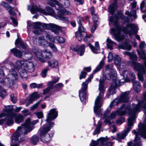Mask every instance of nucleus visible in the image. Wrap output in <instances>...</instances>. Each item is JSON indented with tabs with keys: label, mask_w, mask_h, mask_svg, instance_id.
Wrapping results in <instances>:
<instances>
[{
	"label": "nucleus",
	"mask_w": 146,
	"mask_h": 146,
	"mask_svg": "<svg viewBox=\"0 0 146 146\" xmlns=\"http://www.w3.org/2000/svg\"><path fill=\"white\" fill-rule=\"evenodd\" d=\"M48 66L53 68H57L58 67V62L55 60L53 59L48 61Z\"/></svg>",
	"instance_id": "393cba45"
},
{
	"label": "nucleus",
	"mask_w": 146,
	"mask_h": 146,
	"mask_svg": "<svg viewBox=\"0 0 146 146\" xmlns=\"http://www.w3.org/2000/svg\"><path fill=\"white\" fill-rule=\"evenodd\" d=\"M125 119L124 117H121L116 121V123L119 124H121L125 121Z\"/></svg>",
	"instance_id": "4d7b16f0"
},
{
	"label": "nucleus",
	"mask_w": 146,
	"mask_h": 146,
	"mask_svg": "<svg viewBox=\"0 0 146 146\" xmlns=\"http://www.w3.org/2000/svg\"><path fill=\"white\" fill-rule=\"evenodd\" d=\"M125 14L128 15V16L125 17L124 15H121L120 17L121 19L125 22H128L133 20L131 17H133L134 19L137 18V16L136 14L134 13L133 12L130 13L129 11H127L125 12Z\"/></svg>",
	"instance_id": "f3484780"
},
{
	"label": "nucleus",
	"mask_w": 146,
	"mask_h": 146,
	"mask_svg": "<svg viewBox=\"0 0 146 146\" xmlns=\"http://www.w3.org/2000/svg\"><path fill=\"white\" fill-rule=\"evenodd\" d=\"M7 95L6 91L5 90L0 89V96L2 98H4Z\"/></svg>",
	"instance_id": "a18cd8bd"
},
{
	"label": "nucleus",
	"mask_w": 146,
	"mask_h": 146,
	"mask_svg": "<svg viewBox=\"0 0 146 146\" xmlns=\"http://www.w3.org/2000/svg\"><path fill=\"white\" fill-rule=\"evenodd\" d=\"M49 46L50 47V48L52 49L54 51H57V49L56 47L55 46L54 44L52 43L49 42Z\"/></svg>",
	"instance_id": "13d9d810"
},
{
	"label": "nucleus",
	"mask_w": 146,
	"mask_h": 146,
	"mask_svg": "<svg viewBox=\"0 0 146 146\" xmlns=\"http://www.w3.org/2000/svg\"><path fill=\"white\" fill-rule=\"evenodd\" d=\"M136 4L137 3L135 1H134L133 2L131 3V13L133 12L134 13L136 14V11L135 10H133V9L136 7Z\"/></svg>",
	"instance_id": "c03bdc74"
},
{
	"label": "nucleus",
	"mask_w": 146,
	"mask_h": 146,
	"mask_svg": "<svg viewBox=\"0 0 146 146\" xmlns=\"http://www.w3.org/2000/svg\"><path fill=\"white\" fill-rule=\"evenodd\" d=\"M113 54L111 52H109L108 56V61L110 62L111 61L113 60Z\"/></svg>",
	"instance_id": "0e129e2a"
},
{
	"label": "nucleus",
	"mask_w": 146,
	"mask_h": 146,
	"mask_svg": "<svg viewBox=\"0 0 146 146\" xmlns=\"http://www.w3.org/2000/svg\"><path fill=\"white\" fill-rule=\"evenodd\" d=\"M87 73L84 72V71H82L81 72V74L80 75L79 78L80 79H81L83 78H85L86 76Z\"/></svg>",
	"instance_id": "8fccbe9b"
},
{
	"label": "nucleus",
	"mask_w": 146,
	"mask_h": 146,
	"mask_svg": "<svg viewBox=\"0 0 146 146\" xmlns=\"http://www.w3.org/2000/svg\"><path fill=\"white\" fill-rule=\"evenodd\" d=\"M33 51L35 53L36 57L41 62H44L45 59L43 56V50H41L36 48L33 49Z\"/></svg>",
	"instance_id": "6ab92c4d"
},
{
	"label": "nucleus",
	"mask_w": 146,
	"mask_h": 146,
	"mask_svg": "<svg viewBox=\"0 0 146 146\" xmlns=\"http://www.w3.org/2000/svg\"><path fill=\"white\" fill-rule=\"evenodd\" d=\"M145 2L144 1H143L141 3L140 5V9L141 10L142 12L143 13H146V9L145 10H143V8L145 6Z\"/></svg>",
	"instance_id": "bf43d9fd"
},
{
	"label": "nucleus",
	"mask_w": 146,
	"mask_h": 146,
	"mask_svg": "<svg viewBox=\"0 0 146 146\" xmlns=\"http://www.w3.org/2000/svg\"><path fill=\"white\" fill-rule=\"evenodd\" d=\"M114 62L116 64L118 65L121 61V58L118 55H115L114 58Z\"/></svg>",
	"instance_id": "a19ab883"
},
{
	"label": "nucleus",
	"mask_w": 146,
	"mask_h": 146,
	"mask_svg": "<svg viewBox=\"0 0 146 146\" xmlns=\"http://www.w3.org/2000/svg\"><path fill=\"white\" fill-rule=\"evenodd\" d=\"M54 123L52 122L46 126H42L39 129L41 141L43 143H47L51 139V137L48 133L54 125Z\"/></svg>",
	"instance_id": "1a4fd4ad"
},
{
	"label": "nucleus",
	"mask_w": 146,
	"mask_h": 146,
	"mask_svg": "<svg viewBox=\"0 0 146 146\" xmlns=\"http://www.w3.org/2000/svg\"><path fill=\"white\" fill-rule=\"evenodd\" d=\"M9 73L6 76L5 79H7V82H5L4 86H10L12 85L13 82L17 80L18 75L17 72L14 69H11L9 70Z\"/></svg>",
	"instance_id": "9d476101"
},
{
	"label": "nucleus",
	"mask_w": 146,
	"mask_h": 146,
	"mask_svg": "<svg viewBox=\"0 0 146 146\" xmlns=\"http://www.w3.org/2000/svg\"><path fill=\"white\" fill-rule=\"evenodd\" d=\"M60 79V78L59 77H57L56 78H55V79L54 80H53L49 82H51V85L53 86V85L57 82L58 80H59Z\"/></svg>",
	"instance_id": "680f3d73"
},
{
	"label": "nucleus",
	"mask_w": 146,
	"mask_h": 146,
	"mask_svg": "<svg viewBox=\"0 0 146 146\" xmlns=\"http://www.w3.org/2000/svg\"><path fill=\"white\" fill-rule=\"evenodd\" d=\"M33 27L34 29H38L40 27L41 23L39 22H36L33 23Z\"/></svg>",
	"instance_id": "3c124183"
},
{
	"label": "nucleus",
	"mask_w": 146,
	"mask_h": 146,
	"mask_svg": "<svg viewBox=\"0 0 146 146\" xmlns=\"http://www.w3.org/2000/svg\"><path fill=\"white\" fill-rule=\"evenodd\" d=\"M86 35H83L82 33L78 31H77L75 33V36L78 39V41H80L84 36Z\"/></svg>",
	"instance_id": "c9c22d12"
},
{
	"label": "nucleus",
	"mask_w": 146,
	"mask_h": 146,
	"mask_svg": "<svg viewBox=\"0 0 146 146\" xmlns=\"http://www.w3.org/2000/svg\"><path fill=\"white\" fill-rule=\"evenodd\" d=\"M84 36V40L85 42L89 44L93 41L94 36L93 35H91L90 36H89L86 35Z\"/></svg>",
	"instance_id": "473e14b6"
},
{
	"label": "nucleus",
	"mask_w": 146,
	"mask_h": 146,
	"mask_svg": "<svg viewBox=\"0 0 146 146\" xmlns=\"http://www.w3.org/2000/svg\"><path fill=\"white\" fill-rule=\"evenodd\" d=\"M133 124H131L130 125V129L129 128L128 125V122L127 127L125 130L124 132L123 133H118L117 134V137L118 139H123L127 135V133L130 130L132 129V126Z\"/></svg>",
	"instance_id": "412c9836"
},
{
	"label": "nucleus",
	"mask_w": 146,
	"mask_h": 146,
	"mask_svg": "<svg viewBox=\"0 0 146 146\" xmlns=\"http://www.w3.org/2000/svg\"><path fill=\"white\" fill-rule=\"evenodd\" d=\"M14 8L13 7L11 6L9 7L8 9H7V10L8 11L9 13L13 15H15L16 14L15 12L12 10Z\"/></svg>",
	"instance_id": "49530a36"
},
{
	"label": "nucleus",
	"mask_w": 146,
	"mask_h": 146,
	"mask_svg": "<svg viewBox=\"0 0 146 146\" xmlns=\"http://www.w3.org/2000/svg\"><path fill=\"white\" fill-rule=\"evenodd\" d=\"M58 116V111H56L55 108H53L51 109L47 115V118L45 121L49 123L52 122L50 121L53 120L55 119Z\"/></svg>",
	"instance_id": "4468645a"
},
{
	"label": "nucleus",
	"mask_w": 146,
	"mask_h": 146,
	"mask_svg": "<svg viewBox=\"0 0 146 146\" xmlns=\"http://www.w3.org/2000/svg\"><path fill=\"white\" fill-rule=\"evenodd\" d=\"M57 10H58V12H60V14L63 15H70L72 13L70 11H67L65 9H60V10L58 9H56Z\"/></svg>",
	"instance_id": "72a5a7b5"
},
{
	"label": "nucleus",
	"mask_w": 146,
	"mask_h": 146,
	"mask_svg": "<svg viewBox=\"0 0 146 146\" xmlns=\"http://www.w3.org/2000/svg\"><path fill=\"white\" fill-rule=\"evenodd\" d=\"M58 17H59L60 20L65 22L68 21V18L63 16V15L61 14H60V12H58Z\"/></svg>",
	"instance_id": "4c0bfd02"
},
{
	"label": "nucleus",
	"mask_w": 146,
	"mask_h": 146,
	"mask_svg": "<svg viewBox=\"0 0 146 146\" xmlns=\"http://www.w3.org/2000/svg\"><path fill=\"white\" fill-rule=\"evenodd\" d=\"M33 42L35 44L41 45L44 46L47 43V41L45 39L44 36H38L34 38Z\"/></svg>",
	"instance_id": "dca6fc26"
},
{
	"label": "nucleus",
	"mask_w": 146,
	"mask_h": 146,
	"mask_svg": "<svg viewBox=\"0 0 146 146\" xmlns=\"http://www.w3.org/2000/svg\"><path fill=\"white\" fill-rule=\"evenodd\" d=\"M62 1L64 3V5L65 7H69L70 5V3L68 0H62Z\"/></svg>",
	"instance_id": "603ef678"
},
{
	"label": "nucleus",
	"mask_w": 146,
	"mask_h": 146,
	"mask_svg": "<svg viewBox=\"0 0 146 146\" xmlns=\"http://www.w3.org/2000/svg\"><path fill=\"white\" fill-rule=\"evenodd\" d=\"M44 35L46 39L52 42H55V38L52 36L49 33L46 32Z\"/></svg>",
	"instance_id": "2f4dec72"
},
{
	"label": "nucleus",
	"mask_w": 146,
	"mask_h": 146,
	"mask_svg": "<svg viewBox=\"0 0 146 146\" xmlns=\"http://www.w3.org/2000/svg\"><path fill=\"white\" fill-rule=\"evenodd\" d=\"M106 42H107V44H115L116 45V43L112 41L109 38H108L106 40Z\"/></svg>",
	"instance_id": "69168bd1"
},
{
	"label": "nucleus",
	"mask_w": 146,
	"mask_h": 146,
	"mask_svg": "<svg viewBox=\"0 0 146 146\" xmlns=\"http://www.w3.org/2000/svg\"><path fill=\"white\" fill-rule=\"evenodd\" d=\"M117 7L116 3H113L110 5L109 7V11L112 15H113L115 9Z\"/></svg>",
	"instance_id": "c756f323"
},
{
	"label": "nucleus",
	"mask_w": 146,
	"mask_h": 146,
	"mask_svg": "<svg viewBox=\"0 0 146 146\" xmlns=\"http://www.w3.org/2000/svg\"><path fill=\"white\" fill-rule=\"evenodd\" d=\"M131 46L129 43L126 42L123 43L121 44L118 46L119 49H121L129 50H131Z\"/></svg>",
	"instance_id": "a878e982"
},
{
	"label": "nucleus",
	"mask_w": 146,
	"mask_h": 146,
	"mask_svg": "<svg viewBox=\"0 0 146 146\" xmlns=\"http://www.w3.org/2000/svg\"><path fill=\"white\" fill-rule=\"evenodd\" d=\"M11 100L13 103H15L17 101V97L14 94H12L11 96Z\"/></svg>",
	"instance_id": "6e6d98bb"
},
{
	"label": "nucleus",
	"mask_w": 146,
	"mask_h": 146,
	"mask_svg": "<svg viewBox=\"0 0 146 146\" xmlns=\"http://www.w3.org/2000/svg\"><path fill=\"white\" fill-rule=\"evenodd\" d=\"M55 38L59 42L63 43L65 42L64 39L62 37L57 36Z\"/></svg>",
	"instance_id": "5fc2aeb1"
},
{
	"label": "nucleus",
	"mask_w": 146,
	"mask_h": 146,
	"mask_svg": "<svg viewBox=\"0 0 146 146\" xmlns=\"http://www.w3.org/2000/svg\"><path fill=\"white\" fill-rule=\"evenodd\" d=\"M129 79H133L132 82L134 90L137 92H139L140 90L141 86L139 82L134 80L135 79V75L134 73L130 71V73L129 74Z\"/></svg>",
	"instance_id": "2eb2a0df"
},
{
	"label": "nucleus",
	"mask_w": 146,
	"mask_h": 146,
	"mask_svg": "<svg viewBox=\"0 0 146 146\" xmlns=\"http://www.w3.org/2000/svg\"><path fill=\"white\" fill-rule=\"evenodd\" d=\"M38 119L43 118L44 117L43 113L42 111H39L35 113Z\"/></svg>",
	"instance_id": "de8ad7c7"
},
{
	"label": "nucleus",
	"mask_w": 146,
	"mask_h": 146,
	"mask_svg": "<svg viewBox=\"0 0 146 146\" xmlns=\"http://www.w3.org/2000/svg\"><path fill=\"white\" fill-rule=\"evenodd\" d=\"M129 98V93L125 92L121 95L119 98H116L111 102L110 106V108H111L114 106L118 105L119 103L127 102ZM108 109L111 110V108L110 109L108 108L106 111Z\"/></svg>",
	"instance_id": "9b49d317"
},
{
	"label": "nucleus",
	"mask_w": 146,
	"mask_h": 146,
	"mask_svg": "<svg viewBox=\"0 0 146 146\" xmlns=\"http://www.w3.org/2000/svg\"><path fill=\"white\" fill-rule=\"evenodd\" d=\"M39 137L36 135H34L31 138V142L34 145H36L38 141Z\"/></svg>",
	"instance_id": "e433bc0d"
},
{
	"label": "nucleus",
	"mask_w": 146,
	"mask_h": 146,
	"mask_svg": "<svg viewBox=\"0 0 146 146\" xmlns=\"http://www.w3.org/2000/svg\"><path fill=\"white\" fill-rule=\"evenodd\" d=\"M51 82H48L47 84V86L48 87L44 89L43 91V94L44 95H46L52 89L53 87L51 85Z\"/></svg>",
	"instance_id": "f704fd0d"
},
{
	"label": "nucleus",
	"mask_w": 146,
	"mask_h": 146,
	"mask_svg": "<svg viewBox=\"0 0 146 146\" xmlns=\"http://www.w3.org/2000/svg\"><path fill=\"white\" fill-rule=\"evenodd\" d=\"M133 146H142L141 139L137 134H136L135 140Z\"/></svg>",
	"instance_id": "7c9ffc66"
},
{
	"label": "nucleus",
	"mask_w": 146,
	"mask_h": 146,
	"mask_svg": "<svg viewBox=\"0 0 146 146\" xmlns=\"http://www.w3.org/2000/svg\"><path fill=\"white\" fill-rule=\"evenodd\" d=\"M24 69L29 72H33L35 69L34 65L33 62L30 61H26Z\"/></svg>",
	"instance_id": "aec40b11"
},
{
	"label": "nucleus",
	"mask_w": 146,
	"mask_h": 146,
	"mask_svg": "<svg viewBox=\"0 0 146 146\" xmlns=\"http://www.w3.org/2000/svg\"><path fill=\"white\" fill-rule=\"evenodd\" d=\"M19 44L20 46L19 47L20 48L21 47L22 48L24 49L27 48V46L23 42L17 39L15 41V44Z\"/></svg>",
	"instance_id": "58836bf2"
},
{
	"label": "nucleus",
	"mask_w": 146,
	"mask_h": 146,
	"mask_svg": "<svg viewBox=\"0 0 146 146\" xmlns=\"http://www.w3.org/2000/svg\"><path fill=\"white\" fill-rule=\"evenodd\" d=\"M78 31L82 33L83 35H86V33L85 32V30L84 29L82 25H79Z\"/></svg>",
	"instance_id": "37998d69"
},
{
	"label": "nucleus",
	"mask_w": 146,
	"mask_h": 146,
	"mask_svg": "<svg viewBox=\"0 0 146 146\" xmlns=\"http://www.w3.org/2000/svg\"><path fill=\"white\" fill-rule=\"evenodd\" d=\"M51 1H48L47 2V3L50 6L52 7H55L56 6H55L54 4L55 3L57 6H58L60 10L61 9V8H62L63 7V5L62 4L59 3L58 1H56V0H50Z\"/></svg>",
	"instance_id": "b1692460"
},
{
	"label": "nucleus",
	"mask_w": 146,
	"mask_h": 146,
	"mask_svg": "<svg viewBox=\"0 0 146 146\" xmlns=\"http://www.w3.org/2000/svg\"><path fill=\"white\" fill-rule=\"evenodd\" d=\"M29 118L26 120L24 123L18 127L16 132L13 134L12 138V143L11 146H19L18 143L24 140V135L33 130L34 125L37 123L38 120H34L31 122Z\"/></svg>",
	"instance_id": "20e7f679"
},
{
	"label": "nucleus",
	"mask_w": 146,
	"mask_h": 146,
	"mask_svg": "<svg viewBox=\"0 0 146 146\" xmlns=\"http://www.w3.org/2000/svg\"><path fill=\"white\" fill-rule=\"evenodd\" d=\"M89 46L92 52L95 54L98 53L96 51L99 50H100L99 45L98 42H96L95 44V47L92 45L91 44H89Z\"/></svg>",
	"instance_id": "5701e85b"
},
{
	"label": "nucleus",
	"mask_w": 146,
	"mask_h": 146,
	"mask_svg": "<svg viewBox=\"0 0 146 146\" xmlns=\"http://www.w3.org/2000/svg\"><path fill=\"white\" fill-rule=\"evenodd\" d=\"M118 17L116 16H112L110 17L109 21L110 23H111L116 26V29H111V33L115 36V39L118 41L122 40L124 38V36L120 34L121 31L126 34L129 35L136 33L138 31L137 26L133 23H128L126 27L121 28L117 25L118 22Z\"/></svg>",
	"instance_id": "7ed1b4c3"
},
{
	"label": "nucleus",
	"mask_w": 146,
	"mask_h": 146,
	"mask_svg": "<svg viewBox=\"0 0 146 146\" xmlns=\"http://www.w3.org/2000/svg\"><path fill=\"white\" fill-rule=\"evenodd\" d=\"M52 56L51 51L45 49L43 50V57L49 59L52 57Z\"/></svg>",
	"instance_id": "bb28decb"
},
{
	"label": "nucleus",
	"mask_w": 146,
	"mask_h": 146,
	"mask_svg": "<svg viewBox=\"0 0 146 146\" xmlns=\"http://www.w3.org/2000/svg\"><path fill=\"white\" fill-rule=\"evenodd\" d=\"M8 108H7L6 109V111L8 112L7 117V124L8 125L12 124L14 122V118H15L16 123H22L24 120L23 116L19 114H16L13 113L12 112L13 109L12 106H10Z\"/></svg>",
	"instance_id": "0eeeda50"
},
{
	"label": "nucleus",
	"mask_w": 146,
	"mask_h": 146,
	"mask_svg": "<svg viewBox=\"0 0 146 146\" xmlns=\"http://www.w3.org/2000/svg\"><path fill=\"white\" fill-rule=\"evenodd\" d=\"M83 21V18L81 17H78L77 18V22L79 25H82V23Z\"/></svg>",
	"instance_id": "e2e57ef3"
},
{
	"label": "nucleus",
	"mask_w": 146,
	"mask_h": 146,
	"mask_svg": "<svg viewBox=\"0 0 146 146\" xmlns=\"http://www.w3.org/2000/svg\"><path fill=\"white\" fill-rule=\"evenodd\" d=\"M146 95L145 94H143V100L139 102L137 104H133L131 109H130L129 105L126 106L125 104H123L121 107L120 108L122 110L124 109V111H116L111 113L110 115H109V113L110 111V110L108 109L104 113L103 116V118L104 119V122L106 124L110 125L112 123L111 120L115 117L117 114L120 115H123L127 112H128L130 117L128 119V122L129 128L130 129V125L131 124H133L136 114L140 111L142 108H143L145 115L144 122L146 124ZM138 127L139 130L137 132L134 130L132 131L133 133L135 134V136L136 134H137L138 136H140L144 139H146V124L141 123L139 125Z\"/></svg>",
	"instance_id": "f257e3e1"
},
{
	"label": "nucleus",
	"mask_w": 146,
	"mask_h": 146,
	"mask_svg": "<svg viewBox=\"0 0 146 146\" xmlns=\"http://www.w3.org/2000/svg\"><path fill=\"white\" fill-rule=\"evenodd\" d=\"M39 97V95L36 92H35L32 93L30 95L29 99L31 103H33L35 100Z\"/></svg>",
	"instance_id": "cd10ccee"
},
{
	"label": "nucleus",
	"mask_w": 146,
	"mask_h": 146,
	"mask_svg": "<svg viewBox=\"0 0 146 146\" xmlns=\"http://www.w3.org/2000/svg\"><path fill=\"white\" fill-rule=\"evenodd\" d=\"M10 51L15 56L17 57H21L22 56V52L16 48L11 49Z\"/></svg>",
	"instance_id": "c85d7f7f"
},
{
	"label": "nucleus",
	"mask_w": 146,
	"mask_h": 146,
	"mask_svg": "<svg viewBox=\"0 0 146 146\" xmlns=\"http://www.w3.org/2000/svg\"><path fill=\"white\" fill-rule=\"evenodd\" d=\"M41 101V100H40L38 102L34 104L31 107V110H33L36 108Z\"/></svg>",
	"instance_id": "09e8293b"
},
{
	"label": "nucleus",
	"mask_w": 146,
	"mask_h": 146,
	"mask_svg": "<svg viewBox=\"0 0 146 146\" xmlns=\"http://www.w3.org/2000/svg\"><path fill=\"white\" fill-rule=\"evenodd\" d=\"M130 71L128 70L123 71L121 74L123 78L125 79L124 81H120L119 80L116 78V72L115 70L113 68V66L112 64L107 65L106 68L105 73L103 74V79H100L99 85V90L100 93L95 100L94 106V112L96 114L100 115L101 114V110L99 109L103 104V99L104 97V83L105 80L106 79L110 80H112V83L110 88L108 90L107 94L108 98H109L111 93L113 94L114 91V89L117 87L121 86L125 82H127V79H129V74Z\"/></svg>",
	"instance_id": "f03ea898"
},
{
	"label": "nucleus",
	"mask_w": 146,
	"mask_h": 146,
	"mask_svg": "<svg viewBox=\"0 0 146 146\" xmlns=\"http://www.w3.org/2000/svg\"><path fill=\"white\" fill-rule=\"evenodd\" d=\"M26 60H18L17 61L15 64L14 65L15 68L17 70L21 68L24 69V66L25 64Z\"/></svg>",
	"instance_id": "4be33fe9"
},
{
	"label": "nucleus",
	"mask_w": 146,
	"mask_h": 146,
	"mask_svg": "<svg viewBox=\"0 0 146 146\" xmlns=\"http://www.w3.org/2000/svg\"><path fill=\"white\" fill-rule=\"evenodd\" d=\"M108 140L106 138H101L96 141L92 140L90 144L91 146H96L100 142L101 146H111L112 143L110 142H108Z\"/></svg>",
	"instance_id": "f8f14e48"
},
{
	"label": "nucleus",
	"mask_w": 146,
	"mask_h": 146,
	"mask_svg": "<svg viewBox=\"0 0 146 146\" xmlns=\"http://www.w3.org/2000/svg\"><path fill=\"white\" fill-rule=\"evenodd\" d=\"M123 53L124 54L128 56L132 60V65L135 70L138 71V76L139 79L143 82V75L145 74V70L143 65L134 61V60H136L137 59V57L136 54L133 52L131 53L128 51L125 52Z\"/></svg>",
	"instance_id": "423d86ee"
},
{
	"label": "nucleus",
	"mask_w": 146,
	"mask_h": 146,
	"mask_svg": "<svg viewBox=\"0 0 146 146\" xmlns=\"http://www.w3.org/2000/svg\"><path fill=\"white\" fill-rule=\"evenodd\" d=\"M26 55V56L29 60L31 59L32 57V54L29 52H27L25 54Z\"/></svg>",
	"instance_id": "338daca9"
},
{
	"label": "nucleus",
	"mask_w": 146,
	"mask_h": 146,
	"mask_svg": "<svg viewBox=\"0 0 146 146\" xmlns=\"http://www.w3.org/2000/svg\"><path fill=\"white\" fill-rule=\"evenodd\" d=\"M20 74L21 78L23 79H26L28 76L26 72L24 70L21 71L20 72Z\"/></svg>",
	"instance_id": "79ce46f5"
},
{
	"label": "nucleus",
	"mask_w": 146,
	"mask_h": 146,
	"mask_svg": "<svg viewBox=\"0 0 146 146\" xmlns=\"http://www.w3.org/2000/svg\"><path fill=\"white\" fill-rule=\"evenodd\" d=\"M1 4L2 6L5 7L7 10V9H8L9 7L11 6L9 5L7 3L4 1H2L1 2Z\"/></svg>",
	"instance_id": "864d4df0"
},
{
	"label": "nucleus",
	"mask_w": 146,
	"mask_h": 146,
	"mask_svg": "<svg viewBox=\"0 0 146 146\" xmlns=\"http://www.w3.org/2000/svg\"><path fill=\"white\" fill-rule=\"evenodd\" d=\"M97 27V23H94V25L92 26L91 29V32L93 33L94 32L95 30L96 29Z\"/></svg>",
	"instance_id": "774afa93"
},
{
	"label": "nucleus",
	"mask_w": 146,
	"mask_h": 146,
	"mask_svg": "<svg viewBox=\"0 0 146 146\" xmlns=\"http://www.w3.org/2000/svg\"><path fill=\"white\" fill-rule=\"evenodd\" d=\"M27 9L28 10H30L33 14H35L39 11L40 13L45 15H50L54 17L55 16L54 11L52 8L49 6H46L45 7L46 11L41 8L40 5L38 7L36 5H28Z\"/></svg>",
	"instance_id": "6e6552de"
},
{
	"label": "nucleus",
	"mask_w": 146,
	"mask_h": 146,
	"mask_svg": "<svg viewBox=\"0 0 146 146\" xmlns=\"http://www.w3.org/2000/svg\"><path fill=\"white\" fill-rule=\"evenodd\" d=\"M70 48L73 51L77 52L78 54L80 56L82 55L85 52V47L84 44L80 46L77 45L76 47H71Z\"/></svg>",
	"instance_id": "a211bd4d"
},
{
	"label": "nucleus",
	"mask_w": 146,
	"mask_h": 146,
	"mask_svg": "<svg viewBox=\"0 0 146 146\" xmlns=\"http://www.w3.org/2000/svg\"><path fill=\"white\" fill-rule=\"evenodd\" d=\"M49 70L48 67H46L41 72V76L43 78L45 77L46 76V73L47 71Z\"/></svg>",
	"instance_id": "ea45409f"
},
{
	"label": "nucleus",
	"mask_w": 146,
	"mask_h": 146,
	"mask_svg": "<svg viewBox=\"0 0 146 146\" xmlns=\"http://www.w3.org/2000/svg\"><path fill=\"white\" fill-rule=\"evenodd\" d=\"M92 19L93 22L94 23H96L98 22V17L96 14H93V15H92Z\"/></svg>",
	"instance_id": "052dcab7"
},
{
	"label": "nucleus",
	"mask_w": 146,
	"mask_h": 146,
	"mask_svg": "<svg viewBox=\"0 0 146 146\" xmlns=\"http://www.w3.org/2000/svg\"><path fill=\"white\" fill-rule=\"evenodd\" d=\"M42 27L44 29L51 30L56 35L58 34L59 31L61 29V28L60 27L54 24H44L43 25Z\"/></svg>",
	"instance_id": "ddd939ff"
},
{
	"label": "nucleus",
	"mask_w": 146,
	"mask_h": 146,
	"mask_svg": "<svg viewBox=\"0 0 146 146\" xmlns=\"http://www.w3.org/2000/svg\"><path fill=\"white\" fill-rule=\"evenodd\" d=\"M104 64V60L102 59L93 71V74H91L86 80L82 83L81 88L79 91V97L82 102H84L85 101L86 96V91L88 88V85L93 78V74L100 71L103 66Z\"/></svg>",
	"instance_id": "39448f33"
}]
</instances>
